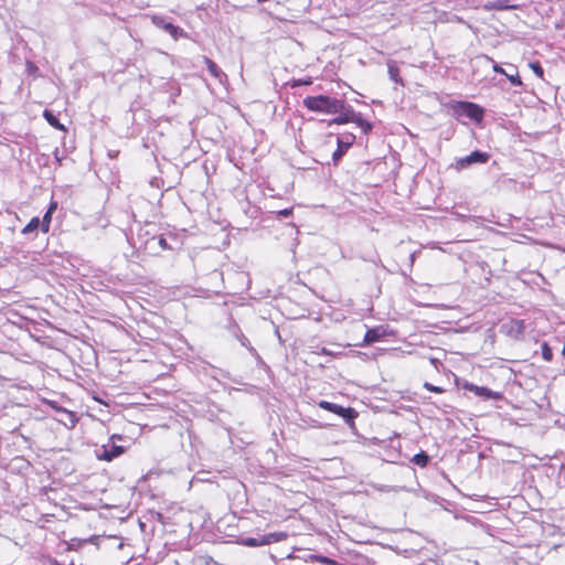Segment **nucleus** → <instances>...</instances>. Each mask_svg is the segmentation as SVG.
<instances>
[{
  "instance_id": "nucleus-1",
  "label": "nucleus",
  "mask_w": 565,
  "mask_h": 565,
  "mask_svg": "<svg viewBox=\"0 0 565 565\" xmlns=\"http://www.w3.org/2000/svg\"><path fill=\"white\" fill-rule=\"evenodd\" d=\"M302 103L303 106L311 111L329 115H334L344 109L343 100L326 95L308 96Z\"/></svg>"
},
{
  "instance_id": "nucleus-2",
  "label": "nucleus",
  "mask_w": 565,
  "mask_h": 565,
  "mask_svg": "<svg viewBox=\"0 0 565 565\" xmlns=\"http://www.w3.org/2000/svg\"><path fill=\"white\" fill-rule=\"evenodd\" d=\"M288 533L284 531L268 533L259 537H245L241 540V544L246 547H259L270 545L273 543L282 542L288 539Z\"/></svg>"
},
{
  "instance_id": "nucleus-3",
  "label": "nucleus",
  "mask_w": 565,
  "mask_h": 565,
  "mask_svg": "<svg viewBox=\"0 0 565 565\" xmlns=\"http://www.w3.org/2000/svg\"><path fill=\"white\" fill-rule=\"evenodd\" d=\"M452 109L458 117L465 116L477 122H480L483 118V108L470 102H458L452 106Z\"/></svg>"
},
{
  "instance_id": "nucleus-4",
  "label": "nucleus",
  "mask_w": 565,
  "mask_h": 565,
  "mask_svg": "<svg viewBox=\"0 0 565 565\" xmlns=\"http://www.w3.org/2000/svg\"><path fill=\"white\" fill-rule=\"evenodd\" d=\"M318 405L320 408L342 417L350 426H354V420L359 415L354 408L343 407L328 401H320Z\"/></svg>"
},
{
  "instance_id": "nucleus-5",
  "label": "nucleus",
  "mask_w": 565,
  "mask_h": 565,
  "mask_svg": "<svg viewBox=\"0 0 565 565\" xmlns=\"http://www.w3.org/2000/svg\"><path fill=\"white\" fill-rule=\"evenodd\" d=\"M151 22L159 29H162L168 34H170L174 40H178L179 38H185L186 33L183 31V29L172 24L169 22L164 17L153 14L151 15Z\"/></svg>"
},
{
  "instance_id": "nucleus-6",
  "label": "nucleus",
  "mask_w": 565,
  "mask_h": 565,
  "mask_svg": "<svg viewBox=\"0 0 565 565\" xmlns=\"http://www.w3.org/2000/svg\"><path fill=\"white\" fill-rule=\"evenodd\" d=\"M490 159V154L488 152H482L479 150L472 151L470 154L459 158L456 160V169L462 170L475 163H487Z\"/></svg>"
},
{
  "instance_id": "nucleus-7",
  "label": "nucleus",
  "mask_w": 565,
  "mask_h": 565,
  "mask_svg": "<svg viewBox=\"0 0 565 565\" xmlns=\"http://www.w3.org/2000/svg\"><path fill=\"white\" fill-rule=\"evenodd\" d=\"M462 388L465 391L473 393L476 396L481 397L482 399H501L503 396L500 392H493L488 387L484 386H478L470 382H463Z\"/></svg>"
},
{
  "instance_id": "nucleus-8",
  "label": "nucleus",
  "mask_w": 565,
  "mask_h": 565,
  "mask_svg": "<svg viewBox=\"0 0 565 565\" xmlns=\"http://www.w3.org/2000/svg\"><path fill=\"white\" fill-rule=\"evenodd\" d=\"M392 334H393V332L384 326H379V327H375L372 329H367L364 334V338H363V344H366V345L372 344V343L377 342L381 339L390 337Z\"/></svg>"
},
{
  "instance_id": "nucleus-9",
  "label": "nucleus",
  "mask_w": 565,
  "mask_h": 565,
  "mask_svg": "<svg viewBox=\"0 0 565 565\" xmlns=\"http://www.w3.org/2000/svg\"><path fill=\"white\" fill-rule=\"evenodd\" d=\"M502 328L504 329V332L515 339H519L523 335L525 330V323L524 320L520 319H510L505 323H503Z\"/></svg>"
},
{
  "instance_id": "nucleus-10",
  "label": "nucleus",
  "mask_w": 565,
  "mask_h": 565,
  "mask_svg": "<svg viewBox=\"0 0 565 565\" xmlns=\"http://www.w3.org/2000/svg\"><path fill=\"white\" fill-rule=\"evenodd\" d=\"M124 452L125 448L122 446H118L113 443L102 447V454L98 455V458L105 461H111L115 458L121 456Z\"/></svg>"
},
{
  "instance_id": "nucleus-11",
  "label": "nucleus",
  "mask_w": 565,
  "mask_h": 565,
  "mask_svg": "<svg viewBox=\"0 0 565 565\" xmlns=\"http://www.w3.org/2000/svg\"><path fill=\"white\" fill-rule=\"evenodd\" d=\"M355 137L353 135H347L342 138H338V148L332 154V159L334 162H338L345 151L352 146Z\"/></svg>"
},
{
  "instance_id": "nucleus-12",
  "label": "nucleus",
  "mask_w": 565,
  "mask_h": 565,
  "mask_svg": "<svg viewBox=\"0 0 565 565\" xmlns=\"http://www.w3.org/2000/svg\"><path fill=\"white\" fill-rule=\"evenodd\" d=\"M338 114H339V116L333 118L330 121V125H332V124L342 125V124L353 122V119H355V111L350 106L344 105V109L342 111H339Z\"/></svg>"
},
{
  "instance_id": "nucleus-13",
  "label": "nucleus",
  "mask_w": 565,
  "mask_h": 565,
  "mask_svg": "<svg viewBox=\"0 0 565 565\" xmlns=\"http://www.w3.org/2000/svg\"><path fill=\"white\" fill-rule=\"evenodd\" d=\"M203 60L207 67V71L214 78H217L221 81L222 77L225 76V74L222 72V70L211 58L204 56Z\"/></svg>"
},
{
  "instance_id": "nucleus-14",
  "label": "nucleus",
  "mask_w": 565,
  "mask_h": 565,
  "mask_svg": "<svg viewBox=\"0 0 565 565\" xmlns=\"http://www.w3.org/2000/svg\"><path fill=\"white\" fill-rule=\"evenodd\" d=\"M387 72H388L390 78L393 82L403 85V79L399 76V68L397 67V65H396V63L394 61H390L387 63Z\"/></svg>"
},
{
  "instance_id": "nucleus-15",
  "label": "nucleus",
  "mask_w": 565,
  "mask_h": 565,
  "mask_svg": "<svg viewBox=\"0 0 565 565\" xmlns=\"http://www.w3.org/2000/svg\"><path fill=\"white\" fill-rule=\"evenodd\" d=\"M61 413H62V418H60L58 420L61 423H63L66 427L74 428L77 423V418H76L75 414L73 412H70L66 409H63Z\"/></svg>"
},
{
  "instance_id": "nucleus-16",
  "label": "nucleus",
  "mask_w": 565,
  "mask_h": 565,
  "mask_svg": "<svg viewBox=\"0 0 565 565\" xmlns=\"http://www.w3.org/2000/svg\"><path fill=\"white\" fill-rule=\"evenodd\" d=\"M43 116L52 127L60 129V130L65 129L64 126L58 121V119L50 110H47V109L44 110Z\"/></svg>"
},
{
  "instance_id": "nucleus-17",
  "label": "nucleus",
  "mask_w": 565,
  "mask_h": 565,
  "mask_svg": "<svg viewBox=\"0 0 565 565\" xmlns=\"http://www.w3.org/2000/svg\"><path fill=\"white\" fill-rule=\"evenodd\" d=\"M41 226V221L39 217H32L31 221L23 227V234H30L35 232Z\"/></svg>"
},
{
  "instance_id": "nucleus-18",
  "label": "nucleus",
  "mask_w": 565,
  "mask_h": 565,
  "mask_svg": "<svg viewBox=\"0 0 565 565\" xmlns=\"http://www.w3.org/2000/svg\"><path fill=\"white\" fill-rule=\"evenodd\" d=\"M353 122L356 124L364 134H367L372 130V125L367 120L363 119L359 114H355V119H353Z\"/></svg>"
},
{
  "instance_id": "nucleus-19",
  "label": "nucleus",
  "mask_w": 565,
  "mask_h": 565,
  "mask_svg": "<svg viewBox=\"0 0 565 565\" xmlns=\"http://www.w3.org/2000/svg\"><path fill=\"white\" fill-rule=\"evenodd\" d=\"M412 461L420 467H425L429 461V457L425 451H420L413 457Z\"/></svg>"
},
{
  "instance_id": "nucleus-20",
  "label": "nucleus",
  "mask_w": 565,
  "mask_h": 565,
  "mask_svg": "<svg viewBox=\"0 0 565 565\" xmlns=\"http://www.w3.org/2000/svg\"><path fill=\"white\" fill-rule=\"evenodd\" d=\"M542 349V358L547 361V362H551L553 360V351L551 349V347L548 345L547 342H544L541 347Z\"/></svg>"
},
{
  "instance_id": "nucleus-21",
  "label": "nucleus",
  "mask_w": 565,
  "mask_h": 565,
  "mask_svg": "<svg viewBox=\"0 0 565 565\" xmlns=\"http://www.w3.org/2000/svg\"><path fill=\"white\" fill-rule=\"evenodd\" d=\"M51 216H52L51 211H46V213L43 216V220L41 221V230L44 233H47L50 230Z\"/></svg>"
},
{
  "instance_id": "nucleus-22",
  "label": "nucleus",
  "mask_w": 565,
  "mask_h": 565,
  "mask_svg": "<svg viewBox=\"0 0 565 565\" xmlns=\"http://www.w3.org/2000/svg\"><path fill=\"white\" fill-rule=\"evenodd\" d=\"M529 66H530V68L533 71V73H534L537 77H540V78H542V77H543V75H544V70H543V67L541 66V64H540L539 62H532V63H530V64H529Z\"/></svg>"
},
{
  "instance_id": "nucleus-23",
  "label": "nucleus",
  "mask_w": 565,
  "mask_h": 565,
  "mask_svg": "<svg viewBox=\"0 0 565 565\" xmlns=\"http://www.w3.org/2000/svg\"><path fill=\"white\" fill-rule=\"evenodd\" d=\"M423 386L425 390H427L428 392H431V393L441 394L445 392V390L443 387L433 385L429 382H425Z\"/></svg>"
},
{
  "instance_id": "nucleus-24",
  "label": "nucleus",
  "mask_w": 565,
  "mask_h": 565,
  "mask_svg": "<svg viewBox=\"0 0 565 565\" xmlns=\"http://www.w3.org/2000/svg\"><path fill=\"white\" fill-rule=\"evenodd\" d=\"M505 76L508 77V79L510 81V83L512 85H522V82H521L518 73H515L514 75H510V74L505 73Z\"/></svg>"
},
{
  "instance_id": "nucleus-25",
  "label": "nucleus",
  "mask_w": 565,
  "mask_h": 565,
  "mask_svg": "<svg viewBox=\"0 0 565 565\" xmlns=\"http://www.w3.org/2000/svg\"><path fill=\"white\" fill-rule=\"evenodd\" d=\"M153 239H156V237ZM157 242H158V245L162 249H168L169 248L168 242H167V239L163 236L157 237Z\"/></svg>"
},
{
  "instance_id": "nucleus-26",
  "label": "nucleus",
  "mask_w": 565,
  "mask_h": 565,
  "mask_svg": "<svg viewBox=\"0 0 565 565\" xmlns=\"http://www.w3.org/2000/svg\"><path fill=\"white\" fill-rule=\"evenodd\" d=\"M311 83H312L311 78L298 79V81L294 82L292 87L302 86V85H310Z\"/></svg>"
},
{
  "instance_id": "nucleus-27",
  "label": "nucleus",
  "mask_w": 565,
  "mask_h": 565,
  "mask_svg": "<svg viewBox=\"0 0 565 565\" xmlns=\"http://www.w3.org/2000/svg\"><path fill=\"white\" fill-rule=\"evenodd\" d=\"M291 213H292V209H284L278 212V214L284 217H288L289 215H291Z\"/></svg>"
},
{
  "instance_id": "nucleus-28",
  "label": "nucleus",
  "mask_w": 565,
  "mask_h": 565,
  "mask_svg": "<svg viewBox=\"0 0 565 565\" xmlns=\"http://www.w3.org/2000/svg\"><path fill=\"white\" fill-rule=\"evenodd\" d=\"M493 71L495 73H500V74H504L505 75L504 70L499 64H497V63L493 64Z\"/></svg>"
},
{
  "instance_id": "nucleus-29",
  "label": "nucleus",
  "mask_w": 565,
  "mask_h": 565,
  "mask_svg": "<svg viewBox=\"0 0 565 565\" xmlns=\"http://www.w3.org/2000/svg\"><path fill=\"white\" fill-rule=\"evenodd\" d=\"M450 21H455V22H459V23L463 22L462 18H460V17H458V15H454V17L450 19Z\"/></svg>"
},
{
  "instance_id": "nucleus-30",
  "label": "nucleus",
  "mask_w": 565,
  "mask_h": 565,
  "mask_svg": "<svg viewBox=\"0 0 565 565\" xmlns=\"http://www.w3.org/2000/svg\"><path fill=\"white\" fill-rule=\"evenodd\" d=\"M116 439H117V440H121V439H122V437H121L120 435H117V434L111 435L110 440H111V441H114V440H116Z\"/></svg>"
},
{
  "instance_id": "nucleus-31",
  "label": "nucleus",
  "mask_w": 565,
  "mask_h": 565,
  "mask_svg": "<svg viewBox=\"0 0 565 565\" xmlns=\"http://www.w3.org/2000/svg\"><path fill=\"white\" fill-rule=\"evenodd\" d=\"M497 9H503L502 1H497V3L493 6Z\"/></svg>"
},
{
  "instance_id": "nucleus-32",
  "label": "nucleus",
  "mask_w": 565,
  "mask_h": 565,
  "mask_svg": "<svg viewBox=\"0 0 565 565\" xmlns=\"http://www.w3.org/2000/svg\"><path fill=\"white\" fill-rule=\"evenodd\" d=\"M55 209H56V203L54 202V203H52V204L50 205V207H49V210H47V211H51V214H52V213H53V211H54Z\"/></svg>"
}]
</instances>
